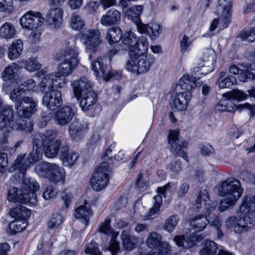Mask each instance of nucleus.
I'll return each instance as SVG.
<instances>
[{"label": "nucleus", "mask_w": 255, "mask_h": 255, "mask_svg": "<svg viewBox=\"0 0 255 255\" xmlns=\"http://www.w3.org/2000/svg\"><path fill=\"white\" fill-rule=\"evenodd\" d=\"M176 186L173 183H169L163 187L157 188L158 195L154 197V204L153 207L149 210L148 213L145 215L142 220H147L152 218L153 216L158 215L160 213V207L162 203V196L165 197L166 192H171L174 190Z\"/></svg>", "instance_id": "nucleus-17"}, {"label": "nucleus", "mask_w": 255, "mask_h": 255, "mask_svg": "<svg viewBox=\"0 0 255 255\" xmlns=\"http://www.w3.org/2000/svg\"><path fill=\"white\" fill-rule=\"evenodd\" d=\"M216 65V56L214 50L211 48L204 49L202 56L197 65L193 69V74L196 76L194 77L189 74H184L178 81V85L183 90L190 91L195 86L196 78L212 72Z\"/></svg>", "instance_id": "nucleus-5"}, {"label": "nucleus", "mask_w": 255, "mask_h": 255, "mask_svg": "<svg viewBox=\"0 0 255 255\" xmlns=\"http://www.w3.org/2000/svg\"><path fill=\"white\" fill-rule=\"evenodd\" d=\"M50 167L47 178L54 183L63 184L65 181V172L55 164H52Z\"/></svg>", "instance_id": "nucleus-32"}, {"label": "nucleus", "mask_w": 255, "mask_h": 255, "mask_svg": "<svg viewBox=\"0 0 255 255\" xmlns=\"http://www.w3.org/2000/svg\"><path fill=\"white\" fill-rule=\"evenodd\" d=\"M78 48L72 39L64 47L61 55L57 57L61 63L56 72L46 75L41 81L40 88L46 94L43 104L47 108L54 110L62 104L60 91H53V88H62L67 83L66 77L70 75L79 63Z\"/></svg>", "instance_id": "nucleus-1"}, {"label": "nucleus", "mask_w": 255, "mask_h": 255, "mask_svg": "<svg viewBox=\"0 0 255 255\" xmlns=\"http://www.w3.org/2000/svg\"><path fill=\"white\" fill-rule=\"evenodd\" d=\"M40 139H34L33 150L28 156L19 155L15 159L13 170L18 171V178H23L26 169L41 159L42 148L45 150V156L48 158L57 155L61 142L57 138L56 134L48 131L40 135Z\"/></svg>", "instance_id": "nucleus-3"}, {"label": "nucleus", "mask_w": 255, "mask_h": 255, "mask_svg": "<svg viewBox=\"0 0 255 255\" xmlns=\"http://www.w3.org/2000/svg\"><path fill=\"white\" fill-rule=\"evenodd\" d=\"M10 215L14 220L9 224V228L12 234H15L25 229L31 211L25 207L19 206L12 208Z\"/></svg>", "instance_id": "nucleus-12"}, {"label": "nucleus", "mask_w": 255, "mask_h": 255, "mask_svg": "<svg viewBox=\"0 0 255 255\" xmlns=\"http://www.w3.org/2000/svg\"><path fill=\"white\" fill-rule=\"evenodd\" d=\"M109 163L102 162L96 168L90 178L92 188L95 191H101L106 187L109 182Z\"/></svg>", "instance_id": "nucleus-13"}, {"label": "nucleus", "mask_w": 255, "mask_h": 255, "mask_svg": "<svg viewBox=\"0 0 255 255\" xmlns=\"http://www.w3.org/2000/svg\"><path fill=\"white\" fill-rule=\"evenodd\" d=\"M120 238L124 250L130 252L135 249L138 243V238L131 235L129 231L124 230L121 235Z\"/></svg>", "instance_id": "nucleus-31"}, {"label": "nucleus", "mask_w": 255, "mask_h": 255, "mask_svg": "<svg viewBox=\"0 0 255 255\" xmlns=\"http://www.w3.org/2000/svg\"><path fill=\"white\" fill-rule=\"evenodd\" d=\"M240 37L243 41L254 42L255 41V28L242 31L240 34Z\"/></svg>", "instance_id": "nucleus-51"}, {"label": "nucleus", "mask_w": 255, "mask_h": 255, "mask_svg": "<svg viewBox=\"0 0 255 255\" xmlns=\"http://www.w3.org/2000/svg\"><path fill=\"white\" fill-rule=\"evenodd\" d=\"M61 198L65 207L68 208L72 201L73 198L72 194L70 192H63L61 195Z\"/></svg>", "instance_id": "nucleus-56"}, {"label": "nucleus", "mask_w": 255, "mask_h": 255, "mask_svg": "<svg viewBox=\"0 0 255 255\" xmlns=\"http://www.w3.org/2000/svg\"><path fill=\"white\" fill-rule=\"evenodd\" d=\"M8 160L7 155L4 153H0V172H4L7 169Z\"/></svg>", "instance_id": "nucleus-55"}, {"label": "nucleus", "mask_w": 255, "mask_h": 255, "mask_svg": "<svg viewBox=\"0 0 255 255\" xmlns=\"http://www.w3.org/2000/svg\"><path fill=\"white\" fill-rule=\"evenodd\" d=\"M101 32L97 29H89L80 35V40L85 46V50L89 54V58H92L91 53L96 52L102 41L100 39Z\"/></svg>", "instance_id": "nucleus-15"}, {"label": "nucleus", "mask_w": 255, "mask_h": 255, "mask_svg": "<svg viewBox=\"0 0 255 255\" xmlns=\"http://www.w3.org/2000/svg\"><path fill=\"white\" fill-rule=\"evenodd\" d=\"M9 249V246L7 243H2L0 245V255H6Z\"/></svg>", "instance_id": "nucleus-61"}, {"label": "nucleus", "mask_w": 255, "mask_h": 255, "mask_svg": "<svg viewBox=\"0 0 255 255\" xmlns=\"http://www.w3.org/2000/svg\"><path fill=\"white\" fill-rule=\"evenodd\" d=\"M139 33L147 35L151 40H155L161 34L162 28L159 22L152 20L147 24H140L137 29Z\"/></svg>", "instance_id": "nucleus-22"}, {"label": "nucleus", "mask_w": 255, "mask_h": 255, "mask_svg": "<svg viewBox=\"0 0 255 255\" xmlns=\"http://www.w3.org/2000/svg\"><path fill=\"white\" fill-rule=\"evenodd\" d=\"M147 230V226L144 224H138L134 228V231L137 233Z\"/></svg>", "instance_id": "nucleus-62"}, {"label": "nucleus", "mask_w": 255, "mask_h": 255, "mask_svg": "<svg viewBox=\"0 0 255 255\" xmlns=\"http://www.w3.org/2000/svg\"><path fill=\"white\" fill-rule=\"evenodd\" d=\"M13 112L11 107L6 106L0 112V130L10 132L12 130H24L26 131L21 120L16 119L13 122Z\"/></svg>", "instance_id": "nucleus-14"}, {"label": "nucleus", "mask_w": 255, "mask_h": 255, "mask_svg": "<svg viewBox=\"0 0 255 255\" xmlns=\"http://www.w3.org/2000/svg\"><path fill=\"white\" fill-rule=\"evenodd\" d=\"M23 44L20 39L14 40L9 45L8 49L7 55L11 60L18 58L23 50Z\"/></svg>", "instance_id": "nucleus-36"}, {"label": "nucleus", "mask_w": 255, "mask_h": 255, "mask_svg": "<svg viewBox=\"0 0 255 255\" xmlns=\"http://www.w3.org/2000/svg\"><path fill=\"white\" fill-rule=\"evenodd\" d=\"M93 212L89 204L84 201V204L77 207L74 212L75 217L78 219L86 227L89 224L90 217Z\"/></svg>", "instance_id": "nucleus-26"}, {"label": "nucleus", "mask_w": 255, "mask_h": 255, "mask_svg": "<svg viewBox=\"0 0 255 255\" xmlns=\"http://www.w3.org/2000/svg\"><path fill=\"white\" fill-rule=\"evenodd\" d=\"M255 196L253 197H245L242 200L239 209L240 219L236 222L235 217H232L228 218L226 222V225L228 228H233L235 232L237 233L247 231L254 225L253 218L255 213Z\"/></svg>", "instance_id": "nucleus-6"}, {"label": "nucleus", "mask_w": 255, "mask_h": 255, "mask_svg": "<svg viewBox=\"0 0 255 255\" xmlns=\"http://www.w3.org/2000/svg\"><path fill=\"white\" fill-rule=\"evenodd\" d=\"M122 33L119 27H113L108 30L106 39L109 44H113L121 39Z\"/></svg>", "instance_id": "nucleus-39"}, {"label": "nucleus", "mask_w": 255, "mask_h": 255, "mask_svg": "<svg viewBox=\"0 0 255 255\" xmlns=\"http://www.w3.org/2000/svg\"><path fill=\"white\" fill-rule=\"evenodd\" d=\"M57 194V192L54 187L49 186L43 190L42 196L45 200H49L55 198Z\"/></svg>", "instance_id": "nucleus-54"}, {"label": "nucleus", "mask_w": 255, "mask_h": 255, "mask_svg": "<svg viewBox=\"0 0 255 255\" xmlns=\"http://www.w3.org/2000/svg\"><path fill=\"white\" fill-rule=\"evenodd\" d=\"M85 252L90 255H98L101 253L97 247V243L95 242H91L86 245Z\"/></svg>", "instance_id": "nucleus-53"}, {"label": "nucleus", "mask_w": 255, "mask_h": 255, "mask_svg": "<svg viewBox=\"0 0 255 255\" xmlns=\"http://www.w3.org/2000/svg\"><path fill=\"white\" fill-rule=\"evenodd\" d=\"M161 236L156 233L151 232L148 234L146 244L147 246L151 249H154V251L167 254L171 251V247L166 242H162Z\"/></svg>", "instance_id": "nucleus-19"}, {"label": "nucleus", "mask_w": 255, "mask_h": 255, "mask_svg": "<svg viewBox=\"0 0 255 255\" xmlns=\"http://www.w3.org/2000/svg\"><path fill=\"white\" fill-rule=\"evenodd\" d=\"M99 3L96 1H91L88 5L89 10L91 12H95L98 8Z\"/></svg>", "instance_id": "nucleus-63"}, {"label": "nucleus", "mask_w": 255, "mask_h": 255, "mask_svg": "<svg viewBox=\"0 0 255 255\" xmlns=\"http://www.w3.org/2000/svg\"><path fill=\"white\" fill-rule=\"evenodd\" d=\"M179 130L170 129L167 135L168 143L172 150H177V143L179 140Z\"/></svg>", "instance_id": "nucleus-40"}, {"label": "nucleus", "mask_w": 255, "mask_h": 255, "mask_svg": "<svg viewBox=\"0 0 255 255\" xmlns=\"http://www.w3.org/2000/svg\"><path fill=\"white\" fill-rule=\"evenodd\" d=\"M63 221L64 218L62 216L60 215L54 216L48 222V227L50 229L57 228L63 223Z\"/></svg>", "instance_id": "nucleus-52"}, {"label": "nucleus", "mask_w": 255, "mask_h": 255, "mask_svg": "<svg viewBox=\"0 0 255 255\" xmlns=\"http://www.w3.org/2000/svg\"><path fill=\"white\" fill-rule=\"evenodd\" d=\"M178 218L177 216H172L165 221L163 228L168 232H173L178 222Z\"/></svg>", "instance_id": "nucleus-47"}, {"label": "nucleus", "mask_w": 255, "mask_h": 255, "mask_svg": "<svg viewBox=\"0 0 255 255\" xmlns=\"http://www.w3.org/2000/svg\"><path fill=\"white\" fill-rule=\"evenodd\" d=\"M136 40L135 34L130 30L126 31L122 37L123 43L127 46L125 49L128 48V51L130 50V46H132Z\"/></svg>", "instance_id": "nucleus-42"}, {"label": "nucleus", "mask_w": 255, "mask_h": 255, "mask_svg": "<svg viewBox=\"0 0 255 255\" xmlns=\"http://www.w3.org/2000/svg\"><path fill=\"white\" fill-rule=\"evenodd\" d=\"M214 151L213 148L209 144L205 145L201 150V153L204 155H208Z\"/></svg>", "instance_id": "nucleus-58"}, {"label": "nucleus", "mask_w": 255, "mask_h": 255, "mask_svg": "<svg viewBox=\"0 0 255 255\" xmlns=\"http://www.w3.org/2000/svg\"><path fill=\"white\" fill-rule=\"evenodd\" d=\"M14 10L12 0H0V12L9 14Z\"/></svg>", "instance_id": "nucleus-49"}, {"label": "nucleus", "mask_w": 255, "mask_h": 255, "mask_svg": "<svg viewBox=\"0 0 255 255\" xmlns=\"http://www.w3.org/2000/svg\"><path fill=\"white\" fill-rule=\"evenodd\" d=\"M218 193L223 197L219 206V210L223 212L236 204L241 196L243 190L238 180L228 179L219 185Z\"/></svg>", "instance_id": "nucleus-8"}, {"label": "nucleus", "mask_w": 255, "mask_h": 255, "mask_svg": "<svg viewBox=\"0 0 255 255\" xmlns=\"http://www.w3.org/2000/svg\"><path fill=\"white\" fill-rule=\"evenodd\" d=\"M116 0H101V2L105 9L116 3Z\"/></svg>", "instance_id": "nucleus-59"}, {"label": "nucleus", "mask_w": 255, "mask_h": 255, "mask_svg": "<svg viewBox=\"0 0 255 255\" xmlns=\"http://www.w3.org/2000/svg\"><path fill=\"white\" fill-rule=\"evenodd\" d=\"M83 0H69L68 4L72 9H77L80 8L83 2Z\"/></svg>", "instance_id": "nucleus-57"}, {"label": "nucleus", "mask_w": 255, "mask_h": 255, "mask_svg": "<svg viewBox=\"0 0 255 255\" xmlns=\"http://www.w3.org/2000/svg\"><path fill=\"white\" fill-rule=\"evenodd\" d=\"M188 146V142L187 140H181L179 144L177 143V150H172L176 152L179 156H181L185 161H188V157L186 154V148Z\"/></svg>", "instance_id": "nucleus-50"}, {"label": "nucleus", "mask_w": 255, "mask_h": 255, "mask_svg": "<svg viewBox=\"0 0 255 255\" xmlns=\"http://www.w3.org/2000/svg\"><path fill=\"white\" fill-rule=\"evenodd\" d=\"M17 85V87L13 89L9 96V99L15 103L21 101V97L22 94L26 92L35 91L36 89V83L31 79L27 80L22 84Z\"/></svg>", "instance_id": "nucleus-21"}, {"label": "nucleus", "mask_w": 255, "mask_h": 255, "mask_svg": "<svg viewBox=\"0 0 255 255\" xmlns=\"http://www.w3.org/2000/svg\"><path fill=\"white\" fill-rule=\"evenodd\" d=\"M143 10V7L142 5H134L127 10H124L125 16L135 24L137 29L138 26L142 23L141 21L140 16Z\"/></svg>", "instance_id": "nucleus-29"}, {"label": "nucleus", "mask_w": 255, "mask_h": 255, "mask_svg": "<svg viewBox=\"0 0 255 255\" xmlns=\"http://www.w3.org/2000/svg\"><path fill=\"white\" fill-rule=\"evenodd\" d=\"M44 21L39 12H28L21 17L19 24L23 28L31 30L28 38L33 43L39 41L42 33L41 26Z\"/></svg>", "instance_id": "nucleus-9"}, {"label": "nucleus", "mask_w": 255, "mask_h": 255, "mask_svg": "<svg viewBox=\"0 0 255 255\" xmlns=\"http://www.w3.org/2000/svg\"><path fill=\"white\" fill-rule=\"evenodd\" d=\"M194 40L189 36L184 35L180 41V49L182 54L189 52L192 46Z\"/></svg>", "instance_id": "nucleus-43"}, {"label": "nucleus", "mask_w": 255, "mask_h": 255, "mask_svg": "<svg viewBox=\"0 0 255 255\" xmlns=\"http://www.w3.org/2000/svg\"><path fill=\"white\" fill-rule=\"evenodd\" d=\"M196 203L198 208H204L205 216L199 215L191 220L190 225L192 230H193L192 232V236H191L190 234V237L187 234L185 236L177 235L174 237L173 241L179 247L189 249L193 247L198 241L203 239L204 237L203 234L195 236L194 233L201 232L204 230L207 223H209L212 226L216 227L217 229L221 226L219 219L217 216L210 217V214L215 209L216 204L210 200L207 191L204 190L200 193L196 199Z\"/></svg>", "instance_id": "nucleus-2"}, {"label": "nucleus", "mask_w": 255, "mask_h": 255, "mask_svg": "<svg viewBox=\"0 0 255 255\" xmlns=\"http://www.w3.org/2000/svg\"><path fill=\"white\" fill-rule=\"evenodd\" d=\"M231 0H219L214 13L220 16L223 19L224 24L222 28L226 27L229 23V17L231 14Z\"/></svg>", "instance_id": "nucleus-24"}, {"label": "nucleus", "mask_w": 255, "mask_h": 255, "mask_svg": "<svg viewBox=\"0 0 255 255\" xmlns=\"http://www.w3.org/2000/svg\"><path fill=\"white\" fill-rule=\"evenodd\" d=\"M149 43L147 38L139 37L136 43L130 46L128 51L129 59L125 66L126 70L135 74L147 72L154 63V57L147 54Z\"/></svg>", "instance_id": "nucleus-4"}, {"label": "nucleus", "mask_w": 255, "mask_h": 255, "mask_svg": "<svg viewBox=\"0 0 255 255\" xmlns=\"http://www.w3.org/2000/svg\"><path fill=\"white\" fill-rule=\"evenodd\" d=\"M85 25L84 21L80 16L76 13L71 15L70 20V27L75 30H79L82 29Z\"/></svg>", "instance_id": "nucleus-45"}, {"label": "nucleus", "mask_w": 255, "mask_h": 255, "mask_svg": "<svg viewBox=\"0 0 255 255\" xmlns=\"http://www.w3.org/2000/svg\"><path fill=\"white\" fill-rule=\"evenodd\" d=\"M121 13L116 9H110L102 16L101 23L103 26L108 27L118 24L121 22Z\"/></svg>", "instance_id": "nucleus-34"}, {"label": "nucleus", "mask_w": 255, "mask_h": 255, "mask_svg": "<svg viewBox=\"0 0 255 255\" xmlns=\"http://www.w3.org/2000/svg\"><path fill=\"white\" fill-rule=\"evenodd\" d=\"M191 91H185L179 93L173 97L171 100V106L175 111H185L192 99Z\"/></svg>", "instance_id": "nucleus-23"}, {"label": "nucleus", "mask_w": 255, "mask_h": 255, "mask_svg": "<svg viewBox=\"0 0 255 255\" xmlns=\"http://www.w3.org/2000/svg\"><path fill=\"white\" fill-rule=\"evenodd\" d=\"M46 21L52 28L57 29L63 21V11L59 8L51 9L46 15Z\"/></svg>", "instance_id": "nucleus-28"}, {"label": "nucleus", "mask_w": 255, "mask_h": 255, "mask_svg": "<svg viewBox=\"0 0 255 255\" xmlns=\"http://www.w3.org/2000/svg\"><path fill=\"white\" fill-rule=\"evenodd\" d=\"M223 99L221 100L215 107L216 110L219 112L228 111L231 112L235 108L237 110L241 111L243 109H247L250 111L251 116H253L255 115V106L251 105L248 103L244 104H240L237 106L235 105L230 100L223 97Z\"/></svg>", "instance_id": "nucleus-20"}, {"label": "nucleus", "mask_w": 255, "mask_h": 255, "mask_svg": "<svg viewBox=\"0 0 255 255\" xmlns=\"http://www.w3.org/2000/svg\"><path fill=\"white\" fill-rule=\"evenodd\" d=\"M236 82L237 80L235 77L228 75L225 72L222 71L219 73L216 84L220 88L223 89L230 88Z\"/></svg>", "instance_id": "nucleus-38"}, {"label": "nucleus", "mask_w": 255, "mask_h": 255, "mask_svg": "<svg viewBox=\"0 0 255 255\" xmlns=\"http://www.w3.org/2000/svg\"><path fill=\"white\" fill-rule=\"evenodd\" d=\"M218 24H219L218 18H214L210 24V26L209 27V31L210 32H212V31H214L217 27V26Z\"/></svg>", "instance_id": "nucleus-64"}, {"label": "nucleus", "mask_w": 255, "mask_h": 255, "mask_svg": "<svg viewBox=\"0 0 255 255\" xmlns=\"http://www.w3.org/2000/svg\"><path fill=\"white\" fill-rule=\"evenodd\" d=\"M16 34L14 25L10 22H5L0 26V38L6 40L13 38Z\"/></svg>", "instance_id": "nucleus-37"}, {"label": "nucleus", "mask_w": 255, "mask_h": 255, "mask_svg": "<svg viewBox=\"0 0 255 255\" xmlns=\"http://www.w3.org/2000/svg\"><path fill=\"white\" fill-rule=\"evenodd\" d=\"M169 168L173 172L177 173L181 169V164L179 162H176L174 164L170 165Z\"/></svg>", "instance_id": "nucleus-60"}, {"label": "nucleus", "mask_w": 255, "mask_h": 255, "mask_svg": "<svg viewBox=\"0 0 255 255\" xmlns=\"http://www.w3.org/2000/svg\"><path fill=\"white\" fill-rule=\"evenodd\" d=\"M248 94L238 89L233 90L222 94V97L228 99L230 101H236L241 102L247 99L249 95L253 96L254 95V90H248Z\"/></svg>", "instance_id": "nucleus-35"}, {"label": "nucleus", "mask_w": 255, "mask_h": 255, "mask_svg": "<svg viewBox=\"0 0 255 255\" xmlns=\"http://www.w3.org/2000/svg\"><path fill=\"white\" fill-rule=\"evenodd\" d=\"M253 70H255V63L250 65L232 64L229 68V72L234 75H238L239 79L243 82L255 79V75L250 72Z\"/></svg>", "instance_id": "nucleus-18"}, {"label": "nucleus", "mask_w": 255, "mask_h": 255, "mask_svg": "<svg viewBox=\"0 0 255 255\" xmlns=\"http://www.w3.org/2000/svg\"><path fill=\"white\" fill-rule=\"evenodd\" d=\"M73 116L72 109L69 106H64L56 112L54 118L58 125L63 126L68 124Z\"/></svg>", "instance_id": "nucleus-33"}, {"label": "nucleus", "mask_w": 255, "mask_h": 255, "mask_svg": "<svg viewBox=\"0 0 255 255\" xmlns=\"http://www.w3.org/2000/svg\"><path fill=\"white\" fill-rule=\"evenodd\" d=\"M37 104V101L29 97H24L21 102L15 104V109L18 118L27 131H30L32 128L33 125L29 118L36 111Z\"/></svg>", "instance_id": "nucleus-11"}, {"label": "nucleus", "mask_w": 255, "mask_h": 255, "mask_svg": "<svg viewBox=\"0 0 255 255\" xmlns=\"http://www.w3.org/2000/svg\"><path fill=\"white\" fill-rule=\"evenodd\" d=\"M20 69V66L16 63L8 65L1 73V79L5 82L14 80L16 84H18L19 80L16 79V77L19 74Z\"/></svg>", "instance_id": "nucleus-27"}, {"label": "nucleus", "mask_w": 255, "mask_h": 255, "mask_svg": "<svg viewBox=\"0 0 255 255\" xmlns=\"http://www.w3.org/2000/svg\"><path fill=\"white\" fill-rule=\"evenodd\" d=\"M87 125L74 121L70 126L69 134L73 140L79 141L83 139L87 130Z\"/></svg>", "instance_id": "nucleus-30"}, {"label": "nucleus", "mask_w": 255, "mask_h": 255, "mask_svg": "<svg viewBox=\"0 0 255 255\" xmlns=\"http://www.w3.org/2000/svg\"><path fill=\"white\" fill-rule=\"evenodd\" d=\"M110 219H107L101 223L99 227V231L111 236L109 246L107 247H103V250L110 251L112 255H117L121 251L119 242L117 240L119 232L110 228Z\"/></svg>", "instance_id": "nucleus-16"}, {"label": "nucleus", "mask_w": 255, "mask_h": 255, "mask_svg": "<svg viewBox=\"0 0 255 255\" xmlns=\"http://www.w3.org/2000/svg\"><path fill=\"white\" fill-rule=\"evenodd\" d=\"M41 66V64L34 58L27 59L24 62L25 68L31 72L39 70Z\"/></svg>", "instance_id": "nucleus-48"}, {"label": "nucleus", "mask_w": 255, "mask_h": 255, "mask_svg": "<svg viewBox=\"0 0 255 255\" xmlns=\"http://www.w3.org/2000/svg\"><path fill=\"white\" fill-rule=\"evenodd\" d=\"M78 158V153L72 150H69L66 153H63L61 156V159L65 166L73 165Z\"/></svg>", "instance_id": "nucleus-44"}, {"label": "nucleus", "mask_w": 255, "mask_h": 255, "mask_svg": "<svg viewBox=\"0 0 255 255\" xmlns=\"http://www.w3.org/2000/svg\"><path fill=\"white\" fill-rule=\"evenodd\" d=\"M39 189V185L35 179L25 178L20 189L17 190L14 187L9 188L7 200L14 203L34 204L36 199L35 192Z\"/></svg>", "instance_id": "nucleus-7"}, {"label": "nucleus", "mask_w": 255, "mask_h": 255, "mask_svg": "<svg viewBox=\"0 0 255 255\" xmlns=\"http://www.w3.org/2000/svg\"><path fill=\"white\" fill-rule=\"evenodd\" d=\"M102 62H103V59L100 58L92 62V69L96 76L98 77H102L107 81L111 78L116 77V73H118L114 71H112L110 67L102 66Z\"/></svg>", "instance_id": "nucleus-25"}, {"label": "nucleus", "mask_w": 255, "mask_h": 255, "mask_svg": "<svg viewBox=\"0 0 255 255\" xmlns=\"http://www.w3.org/2000/svg\"><path fill=\"white\" fill-rule=\"evenodd\" d=\"M217 250L216 244L212 241H206L200 251V255H215Z\"/></svg>", "instance_id": "nucleus-41"}, {"label": "nucleus", "mask_w": 255, "mask_h": 255, "mask_svg": "<svg viewBox=\"0 0 255 255\" xmlns=\"http://www.w3.org/2000/svg\"><path fill=\"white\" fill-rule=\"evenodd\" d=\"M92 86V84L85 77L74 81L72 83L74 94L78 100L80 99L82 94L84 93L80 102V106L83 111L88 110L89 107L95 103L96 95L90 90Z\"/></svg>", "instance_id": "nucleus-10"}, {"label": "nucleus", "mask_w": 255, "mask_h": 255, "mask_svg": "<svg viewBox=\"0 0 255 255\" xmlns=\"http://www.w3.org/2000/svg\"><path fill=\"white\" fill-rule=\"evenodd\" d=\"M51 163L43 162L37 164L35 168V173L40 177L46 178L49 173V168Z\"/></svg>", "instance_id": "nucleus-46"}]
</instances>
